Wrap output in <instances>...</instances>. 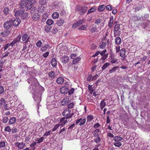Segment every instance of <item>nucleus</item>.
<instances>
[{
	"mask_svg": "<svg viewBox=\"0 0 150 150\" xmlns=\"http://www.w3.org/2000/svg\"><path fill=\"white\" fill-rule=\"evenodd\" d=\"M4 91V88L0 82V94L2 93Z\"/></svg>",
	"mask_w": 150,
	"mask_h": 150,
	"instance_id": "56",
	"label": "nucleus"
},
{
	"mask_svg": "<svg viewBox=\"0 0 150 150\" xmlns=\"http://www.w3.org/2000/svg\"><path fill=\"white\" fill-rule=\"evenodd\" d=\"M42 44V42L40 40L38 41L36 43V46L38 47H40Z\"/></svg>",
	"mask_w": 150,
	"mask_h": 150,
	"instance_id": "46",
	"label": "nucleus"
},
{
	"mask_svg": "<svg viewBox=\"0 0 150 150\" xmlns=\"http://www.w3.org/2000/svg\"><path fill=\"white\" fill-rule=\"evenodd\" d=\"M106 51V49H105L102 51L100 52V54L101 56L104 55L105 54H105Z\"/></svg>",
	"mask_w": 150,
	"mask_h": 150,
	"instance_id": "64",
	"label": "nucleus"
},
{
	"mask_svg": "<svg viewBox=\"0 0 150 150\" xmlns=\"http://www.w3.org/2000/svg\"><path fill=\"white\" fill-rule=\"evenodd\" d=\"M144 8V6L142 4H140L138 6H136L135 7L134 12H136L139 11L140 10H141Z\"/></svg>",
	"mask_w": 150,
	"mask_h": 150,
	"instance_id": "19",
	"label": "nucleus"
},
{
	"mask_svg": "<svg viewBox=\"0 0 150 150\" xmlns=\"http://www.w3.org/2000/svg\"><path fill=\"white\" fill-rule=\"evenodd\" d=\"M59 3L57 1H55L53 3L52 5V7L53 9L55 10H57L59 8Z\"/></svg>",
	"mask_w": 150,
	"mask_h": 150,
	"instance_id": "14",
	"label": "nucleus"
},
{
	"mask_svg": "<svg viewBox=\"0 0 150 150\" xmlns=\"http://www.w3.org/2000/svg\"><path fill=\"white\" fill-rule=\"evenodd\" d=\"M37 1V0H22L20 3V6L23 8H25L27 10H30Z\"/></svg>",
	"mask_w": 150,
	"mask_h": 150,
	"instance_id": "1",
	"label": "nucleus"
},
{
	"mask_svg": "<svg viewBox=\"0 0 150 150\" xmlns=\"http://www.w3.org/2000/svg\"><path fill=\"white\" fill-rule=\"evenodd\" d=\"M106 43L105 42H102L100 45V48L101 49H104L106 45Z\"/></svg>",
	"mask_w": 150,
	"mask_h": 150,
	"instance_id": "44",
	"label": "nucleus"
},
{
	"mask_svg": "<svg viewBox=\"0 0 150 150\" xmlns=\"http://www.w3.org/2000/svg\"><path fill=\"white\" fill-rule=\"evenodd\" d=\"M71 110L69 109H66L64 110L62 112V115L65 117L67 119H69L71 118L74 115V114L73 113H71Z\"/></svg>",
	"mask_w": 150,
	"mask_h": 150,
	"instance_id": "2",
	"label": "nucleus"
},
{
	"mask_svg": "<svg viewBox=\"0 0 150 150\" xmlns=\"http://www.w3.org/2000/svg\"><path fill=\"white\" fill-rule=\"evenodd\" d=\"M44 139V138L42 137L39 138H37L36 141L38 143H40L43 141Z\"/></svg>",
	"mask_w": 150,
	"mask_h": 150,
	"instance_id": "51",
	"label": "nucleus"
},
{
	"mask_svg": "<svg viewBox=\"0 0 150 150\" xmlns=\"http://www.w3.org/2000/svg\"><path fill=\"white\" fill-rule=\"evenodd\" d=\"M105 6L103 5L100 6L98 8V10L99 12L102 11L105 9Z\"/></svg>",
	"mask_w": 150,
	"mask_h": 150,
	"instance_id": "36",
	"label": "nucleus"
},
{
	"mask_svg": "<svg viewBox=\"0 0 150 150\" xmlns=\"http://www.w3.org/2000/svg\"><path fill=\"white\" fill-rule=\"evenodd\" d=\"M51 64L53 67H56L57 65V62L55 58H53L51 59Z\"/></svg>",
	"mask_w": 150,
	"mask_h": 150,
	"instance_id": "22",
	"label": "nucleus"
},
{
	"mask_svg": "<svg viewBox=\"0 0 150 150\" xmlns=\"http://www.w3.org/2000/svg\"><path fill=\"white\" fill-rule=\"evenodd\" d=\"M32 18L33 21H37L39 20L40 18V15L38 13H35L32 15Z\"/></svg>",
	"mask_w": 150,
	"mask_h": 150,
	"instance_id": "12",
	"label": "nucleus"
},
{
	"mask_svg": "<svg viewBox=\"0 0 150 150\" xmlns=\"http://www.w3.org/2000/svg\"><path fill=\"white\" fill-rule=\"evenodd\" d=\"M34 99V100L35 102H37V105L38 106V109H39V107L40 106V105H39V103L40 102L41 100V94L39 93L38 94V96H35L34 98H33ZM38 112V110H37Z\"/></svg>",
	"mask_w": 150,
	"mask_h": 150,
	"instance_id": "5",
	"label": "nucleus"
},
{
	"mask_svg": "<svg viewBox=\"0 0 150 150\" xmlns=\"http://www.w3.org/2000/svg\"><path fill=\"white\" fill-rule=\"evenodd\" d=\"M68 89L65 86L62 87L60 89V92L61 93L64 94L67 93Z\"/></svg>",
	"mask_w": 150,
	"mask_h": 150,
	"instance_id": "18",
	"label": "nucleus"
},
{
	"mask_svg": "<svg viewBox=\"0 0 150 150\" xmlns=\"http://www.w3.org/2000/svg\"><path fill=\"white\" fill-rule=\"evenodd\" d=\"M88 26L87 25H83L78 28L79 30H86Z\"/></svg>",
	"mask_w": 150,
	"mask_h": 150,
	"instance_id": "37",
	"label": "nucleus"
},
{
	"mask_svg": "<svg viewBox=\"0 0 150 150\" xmlns=\"http://www.w3.org/2000/svg\"><path fill=\"white\" fill-rule=\"evenodd\" d=\"M8 118L7 116L3 117V122L4 123H6L8 120Z\"/></svg>",
	"mask_w": 150,
	"mask_h": 150,
	"instance_id": "45",
	"label": "nucleus"
},
{
	"mask_svg": "<svg viewBox=\"0 0 150 150\" xmlns=\"http://www.w3.org/2000/svg\"><path fill=\"white\" fill-rule=\"evenodd\" d=\"M30 36L27 33L23 34L22 37V40L23 41H25V42L27 43L30 41Z\"/></svg>",
	"mask_w": 150,
	"mask_h": 150,
	"instance_id": "8",
	"label": "nucleus"
},
{
	"mask_svg": "<svg viewBox=\"0 0 150 150\" xmlns=\"http://www.w3.org/2000/svg\"><path fill=\"white\" fill-rule=\"evenodd\" d=\"M74 104L73 103H71L67 105V107L68 109L74 107Z\"/></svg>",
	"mask_w": 150,
	"mask_h": 150,
	"instance_id": "57",
	"label": "nucleus"
},
{
	"mask_svg": "<svg viewBox=\"0 0 150 150\" xmlns=\"http://www.w3.org/2000/svg\"><path fill=\"white\" fill-rule=\"evenodd\" d=\"M121 42V40L120 37H117L115 39V42L116 44L119 45Z\"/></svg>",
	"mask_w": 150,
	"mask_h": 150,
	"instance_id": "30",
	"label": "nucleus"
},
{
	"mask_svg": "<svg viewBox=\"0 0 150 150\" xmlns=\"http://www.w3.org/2000/svg\"><path fill=\"white\" fill-rule=\"evenodd\" d=\"M114 145L115 146L119 147L122 145V143L120 142H116L114 143Z\"/></svg>",
	"mask_w": 150,
	"mask_h": 150,
	"instance_id": "53",
	"label": "nucleus"
},
{
	"mask_svg": "<svg viewBox=\"0 0 150 150\" xmlns=\"http://www.w3.org/2000/svg\"><path fill=\"white\" fill-rule=\"evenodd\" d=\"M10 45V43H7L3 47V48L4 49V51L7 50L8 48H9Z\"/></svg>",
	"mask_w": 150,
	"mask_h": 150,
	"instance_id": "54",
	"label": "nucleus"
},
{
	"mask_svg": "<svg viewBox=\"0 0 150 150\" xmlns=\"http://www.w3.org/2000/svg\"><path fill=\"white\" fill-rule=\"evenodd\" d=\"M120 47L119 46H117L115 47L116 52V53H118L120 51Z\"/></svg>",
	"mask_w": 150,
	"mask_h": 150,
	"instance_id": "61",
	"label": "nucleus"
},
{
	"mask_svg": "<svg viewBox=\"0 0 150 150\" xmlns=\"http://www.w3.org/2000/svg\"><path fill=\"white\" fill-rule=\"evenodd\" d=\"M80 59L81 58L79 57L74 59L73 60V64H76L80 60Z\"/></svg>",
	"mask_w": 150,
	"mask_h": 150,
	"instance_id": "43",
	"label": "nucleus"
},
{
	"mask_svg": "<svg viewBox=\"0 0 150 150\" xmlns=\"http://www.w3.org/2000/svg\"><path fill=\"white\" fill-rule=\"evenodd\" d=\"M25 8H22L20 6L19 9H18L17 10H15L14 11L15 16L16 17H21L23 13L25 11V9H24Z\"/></svg>",
	"mask_w": 150,
	"mask_h": 150,
	"instance_id": "3",
	"label": "nucleus"
},
{
	"mask_svg": "<svg viewBox=\"0 0 150 150\" xmlns=\"http://www.w3.org/2000/svg\"><path fill=\"white\" fill-rule=\"evenodd\" d=\"M123 138L118 136H115L113 138V140L115 142H119L121 141Z\"/></svg>",
	"mask_w": 150,
	"mask_h": 150,
	"instance_id": "31",
	"label": "nucleus"
},
{
	"mask_svg": "<svg viewBox=\"0 0 150 150\" xmlns=\"http://www.w3.org/2000/svg\"><path fill=\"white\" fill-rule=\"evenodd\" d=\"M64 23V19H60L57 21V24L59 26L62 25Z\"/></svg>",
	"mask_w": 150,
	"mask_h": 150,
	"instance_id": "20",
	"label": "nucleus"
},
{
	"mask_svg": "<svg viewBox=\"0 0 150 150\" xmlns=\"http://www.w3.org/2000/svg\"><path fill=\"white\" fill-rule=\"evenodd\" d=\"M60 59L62 63L66 64L69 62V58L68 56L64 55L60 58Z\"/></svg>",
	"mask_w": 150,
	"mask_h": 150,
	"instance_id": "6",
	"label": "nucleus"
},
{
	"mask_svg": "<svg viewBox=\"0 0 150 150\" xmlns=\"http://www.w3.org/2000/svg\"><path fill=\"white\" fill-rule=\"evenodd\" d=\"M86 121V118H78L76 121V125L81 126L85 123Z\"/></svg>",
	"mask_w": 150,
	"mask_h": 150,
	"instance_id": "4",
	"label": "nucleus"
},
{
	"mask_svg": "<svg viewBox=\"0 0 150 150\" xmlns=\"http://www.w3.org/2000/svg\"><path fill=\"white\" fill-rule=\"evenodd\" d=\"M99 76V74H96L93 76L92 77V80H95Z\"/></svg>",
	"mask_w": 150,
	"mask_h": 150,
	"instance_id": "59",
	"label": "nucleus"
},
{
	"mask_svg": "<svg viewBox=\"0 0 150 150\" xmlns=\"http://www.w3.org/2000/svg\"><path fill=\"white\" fill-rule=\"evenodd\" d=\"M28 13H26L23 12L21 16V17L23 19H26L28 17Z\"/></svg>",
	"mask_w": 150,
	"mask_h": 150,
	"instance_id": "28",
	"label": "nucleus"
},
{
	"mask_svg": "<svg viewBox=\"0 0 150 150\" xmlns=\"http://www.w3.org/2000/svg\"><path fill=\"white\" fill-rule=\"evenodd\" d=\"M52 16L53 19H57L59 17V14L57 12H54L52 14Z\"/></svg>",
	"mask_w": 150,
	"mask_h": 150,
	"instance_id": "26",
	"label": "nucleus"
},
{
	"mask_svg": "<svg viewBox=\"0 0 150 150\" xmlns=\"http://www.w3.org/2000/svg\"><path fill=\"white\" fill-rule=\"evenodd\" d=\"M10 33V32L9 30L4 31L1 32L0 33V34L2 35L4 37H6L9 35Z\"/></svg>",
	"mask_w": 150,
	"mask_h": 150,
	"instance_id": "16",
	"label": "nucleus"
},
{
	"mask_svg": "<svg viewBox=\"0 0 150 150\" xmlns=\"http://www.w3.org/2000/svg\"><path fill=\"white\" fill-rule=\"evenodd\" d=\"M58 31V29L56 28H53L52 31V32L53 33L55 34Z\"/></svg>",
	"mask_w": 150,
	"mask_h": 150,
	"instance_id": "60",
	"label": "nucleus"
},
{
	"mask_svg": "<svg viewBox=\"0 0 150 150\" xmlns=\"http://www.w3.org/2000/svg\"><path fill=\"white\" fill-rule=\"evenodd\" d=\"M15 146H17L19 149H22L24 148L25 144L23 143H21L17 142L15 144Z\"/></svg>",
	"mask_w": 150,
	"mask_h": 150,
	"instance_id": "17",
	"label": "nucleus"
},
{
	"mask_svg": "<svg viewBox=\"0 0 150 150\" xmlns=\"http://www.w3.org/2000/svg\"><path fill=\"white\" fill-rule=\"evenodd\" d=\"M56 81L58 84H62L64 82V79L62 77H59L57 78Z\"/></svg>",
	"mask_w": 150,
	"mask_h": 150,
	"instance_id": "23",
	"label": "nucleus"
},
{
	"mask_svg": "<svg viewBox=\"0 0 150 150\" xmlns=\"http://www.w3.org/2000/svg\"><path fill=\"white\" fill-rule=\"evenodd\" d=\"M86 19H82L78 21L76 23L79 26L81 25L84 23L86 21Z\"/></svg>",
	"mask_w": 150,
	"mask_h": 150,
	"instance_id": "33",
	"label": "nucleus"
},
{
	"mask_svg": "<svg viewBox=\"0 0 150 150\" xmlns=\"http://www.w3.org/2000/svg\"><path fill=\"white\" fill-rule=\"evenodd\" d=\"M118 68L119 67L117 66L114 67L109 70V72L110 73H112L115 72L118 69Z\"/></svg>",
	"mask_w": 150,
	"mask_h": 150,
	"instance_id": "40",
	"label": "nucleus"
},
{
	"mask_svg": "<svg viewBox=\"0 0 150 150\" xmlns=\"http://www.w3.org/2000/svg\"><path fill=\"white\" fill-rule=\"evenodd\" d=\"M96 9L95 7H92L91 8L88 10L87 14H88L94 12L95 11Z\"/></svg>",
	"mask_w": 150,
	"mask_h": 150,
	"instance_id": "47",
	"label": "nucleus"
},
{
	"mask_svg": "<svg viewBox=\"0 0 150 150\" xmlns=\"http://www.w3.org/2000/svg\"><path fill=\"white\" fill-rule=\"evenodd\" d=\"M67 119L65 117H63L61 118L60 120L59 123L60 126L62 127L64 126L67 122Z\"/></svg>",
	"mask_w": 150,
	"mask_h": 150,
	"instance_id": "9",
	"label": "nucleus"
},
{
	"mask_svg": "<svg viewBox=\"0 0 150 150\" xmlns=\"http://www.w3.org/2000/svg\"><path fill=\"white\" fill-rule=\"evenodd\" d=\"M49 76L51 78H54L55 76V72L53 71L50 72L48 74Z\"/></svg>",
	"mask_w": 150,
	"mask_h": 150,
	"instance_id": "34",
	"label": "nucleus"
},
{
	"mask_svg": "<svg viewBox=\"0 0 150 150\" xmlns=\"http://www.w3.org/2000/svg\"><path fill=\"white\" fill-rule=\"evenodd\" d=\"M125 51L124 49H122L120 52V55L121 57L124 58L125 57Z\"/></svg>",
	"mask_w": 150,
	"mask_h": 150,
	"instance_id": "25",
	"label": "nucleus"
},
{
	"mask_svg": "<svg viewBox=\"0 0 150 150\" xmlns=\"http://www.w3.org/2000/svg\"><path fill=\"white\" fill-rule=\"evenodd\" d=\"M59 126H60L59 125V124H57L56 125H55L52 129V131L54 132L58 128Z\"/></svg>",
	"mask_w": 150,
	"mask_h": 150,
	"instance_id": "55",
	"label": "nucleus"
},
{
	"mask_svg": "<svg viewBox=\"0 0 150 150\" xmlns=\"http://www.w3.org/2000/svg\"><path fill=\"white\" fill-rule=\"evenodd\" d=\"M66 129V128L65 127L63 128L62 129H61L60 130V132H59V134H65V131Z\"/></svg>",
	"mask_w": 150,
	"mask_h": 150,
	"instance_id": "52",
	"label": "nucleus"
},
{
	"mask_svg": "<svg viewBox=\"0 0 150 150\" xmlns=\"http://www.w3.org/2000/svg\"><path fill=\"white\" fill-rule=\"evenodd\" d=\"M68 98H66L64 99L61 101V103L62 105H65L68 103L69 101Z\"/></svg>",
	"mask_w": 150,
	"mask_h": 150,
	"instance_id": "27",
	"label": "nucleus"
},
{
	"mask_svg": "<svg viewBox=\"0 0 150 150\" xmlns=\"http://www.w3.org/2000/svg\"><path fill=\"white\" fill-rule=\"evenodd\" d=\"M110 64L109 63L106 62L102 66L101 68L103 70H104Z\"/></svg>",
	"mask_w": 150,
	"mask_h": 150,
	"instance_id": "42",
	"label": "nucleus"
},
{
	"mask_svg": "<svg viewBox=\"0 0 150 150\" xmlns=\"http://www.w3.org/2000/svg\"><path fill=\"white\" fill-rule=\"evenodd\" d=\"M94 118V117L93 115H88L87 116V121L90 122Z\"/></svg>",
	"mask_w": 150,
	"mask_h": 150,
	"instance_id": "39",
	"label": "nucleus"
},
{
	"mask_svg": "<svg viewBox=\"0 0 150 150\" xmlns=\"http://www.w3.org/2000/svg\"><path fill=\"white\" fill-rule=\"evenodd\" d=\"M54 23V21L51 19H48L46 22V24L50 26L53 24Z\"/></svg>",
	"mask_w": 150,
	"mask_h": 150,
	"instance_id": "29",
	"label": "nucleus"
},
{
	"mask_svg": "<svg viewBox=\"0 0 150 150\" xmlns=\"http://www.w3.org/2000/svg\"><path fill=\"white\" fill-rule=\"evenodd\" d=\"M120 29V25L119 24H117L115 25L114 26V31L116 32V33H114V36L115 37L116 35H120V32L118 31Z\"/></svg>",
	"mask_w": 150,
	"mask_h": 150,
	"instance_id": "7",
	"label": "nucleus"
},
{
	"mask_svg": "<svg viewBox=\"0 0 150 150\" xmlns=\"http://www.w3.org/2000/svg\"><path fill=\"white\" fill-rule=\"evenodd\" d=\"M10 21H7L4 24V27L6 29H8L12 25V23Z\"/></svg>",
	"mask_w": 150,
	"mask_h": 150,
	"instance_id": "11",
	"label": "nucleus"
},
{
	"mask_svg": "<svg viewBox=\"0 0 150 150\" xmlns=\"http://www.w3.org/2000/svg\"><path fill=\"white\" fill-rule=\"evenodd\" d=\"M11 128L9 126H7V127H6L4 129V130L5 131H7V132H11Z\"/></svg>",
	"mask_w": 150,
	"mask_h": 150,
	"instance_id": "58",
	"label": "nucleus"
},
{
	"mask_svg": "<svg viewBox=\"0 0 150 150\" xmlns=\"http://www.w3.org/2000/svg\"><path fill=\"white\" fill-rule=\"evenodd\" d=\"M44 7H40L38 8V11L39 13L43 12L44 11Z\"/></svg>",
	"mask_w": 150,
	"mask_h": 150,
	"instance_id": "50",
	"label": "nucleus"
},
{
	"mask_svg": "<svg viewBox=\"0 0 150 150\" xmlns=\"http://www.w3.org/2000/svg\"><path fill=\"white\" fill-rule=\"evenodd\" d=\"M75 90L74 88H72L71 90H70L68 92V94L71 95L73 94L74 92V91Z\"/></svg>",
	"mask_w": 150,
	"mask_h": 150,
	"instance_id": "62",
	"label": "nucleus"
},
{
	"mask_svg": "<svg viewBox=\"0 0 150 150\" xmlns=\"http://www.w3.org/2000/svg\"><path fill=\"white\" fill-rule=\"evenodd\" d=\"M21 37V35H19L14 40H15L16 43H18L20 41Z\"/></svg>",
	"mask_w": 150,
	"mask_h": 150,
	"instance_id": "41",
	"label": "nucleus"
},
{
	"mask_svg": "<svg viewBox=\"0 0 150 150\" xmlns=\"http://www.w3.org/2000/svg\"><path fill=\"white\" fill-rule=\"evenodd\" d=\"M87 10V7L86 6L83 7L81 9H79L78 12L80 15H83L84 14Z\"/></svg>",
	"mask_w": 150,
	"mask_h": 150,
	"instance_id": "13",
	"label": "nucleus"
},
{
	"mask_svg": "<svg viewBox=\"0 0 150 150\" xmlns=\"http://www.w3.org/2000/svg\"><path fill=\"white\" fill-rule=\"evenodd\" d=\"M47 2V0H40L39 3L41 6H44L46 4Z\"/></svg>",
	"mask_w": 150,
	"mask_h": 150,
	"instance_id": "35",
	"label": "nucleus"
},
{
	"mask_svg": "<svg viewBox=\"0 0 150 150\" xmlns=\"http://www.w3.org/2000/svg\"><path fill=\"white\" fill-rule=\"evenodd\" d=\"M97 30V27L96 26H94L92 27L90 30V31L92 33H95L96 32Z\"/></svg>",
	"mask_w": 150,
	"mask_h": 150,
	"instance_id": "49",
	"label": "nucleus"
},
{
	"mask_svg": "<svg viewBox=\"0 0 150 150\" xmlns=\"http://www.w3.org/2000/svg\"><path fill=\"white\" fill-rule=\"evenodd\" d=\"M8 11H9L8 8V7H6V8H4L3 10V12L4 13L6 14L8 13Z\"/></svg>",
	"mask_w": 150,
	"mask_h": 150,
	"instance_id": "63",
	"label": "nucleus"
},
{
	"mask_svg": "<svg viewBox=\"0 0 150 150\" xmlns=\"http://www.w3.org/2000/svg\"><path fill=\"white\" fill-rule=\"evenodd\" d=\"M16 120V119L15 117H12L10 118L8 122L9 124L11 125L13 124Z\"/></svg>",
	"mask_w": 150,
	"mask_h": 150,
	"instance_id": "32",
	"label": "nucleus"
},
{
	"mask_svg": "<svg viewBox=\"0 0 150 150\" xmlns=\"http://www.w3.org/2000/svg\"><path fill=\"white\" fill-rule=\"evenodd\" d=\"M110 58V62L112 64L115 63L117 61V59L114 58V56H111Z\"/></svg>",
	"mask_w": 150,
	"mask_h": 150,
	"instance_id": "38",
	"label": "nucleus"
},
{
	"mask_svg": "<svg viewBox=\"0 0 150 150\" xmlns=\"http://www.w3.org/2000/svg\"><path fill=\"white\" fill-rule=\"evenodd\" d=\"M105 101V100H103L100 103V106L101 110H103L106 105V102Z\"/></svg>",
	"mask_w": 150,
	"mask_h": 150,
	"instance_id": "24",
	"label": "nucleus"
},
{
	"mask_svg": "<svg viewBox=\"0 0 150 150\" xmlns=\"http://www.w3.org/2000/svg\"><path fill=\"white\" fill-rule=\"evenodd\" d=\"M51 48L50 45L49 44H45L42 46L40 49V50L42 52H44L47 50V49H50Z\"/></svg>",
	"mask_w": 150,
	"mask_h": 150,
	"instance_id": "10",
	"label": "nucleus"
},
{
	"mask_svg": "<svg viewBox=\"0 0 150 150\" xmlns=\"http://www.w3.org/2000/svg\"><path fill=\"white\" fill-rule=\"evenodd\" d=\"M21 22L20 20L18 18H16L13 21V23L14 26H18Z\"/></svg>",
	"mask_w": 150,
	"mask_h": 150,
	"instance_id": "15",
	"label": "nucleus"
},
{
	"mask_svg": "<svg viewBox=\"0 0 150 150\" xmlns=\"http://www.w3.org/2000/svg\"><path fill=\"white\" fill-rule=\"evenodd\" d=\"M113 22V17L112 16L110 17L109 21L108 22V26L110 28H111L112 26Z\"/></svg>",
	"mask_w": 150,
	"mask_h": 150,
	"instance_id": "21",
	"label": "nucleus"
},
{
	"mask_svg": "<svg viewBox=\"0 0 150 150\" xmlns=\"http://www.w3.org/2000/svg\"><path fill=\"white\" fill-rule=\"evenodd\" d=\"M51 28V27L46 26L45 27V30L46 33H48L50 31Z\"/></svg>",
	"mask_w": 150,
	"mask_h": 150,
	"instance_id": "48",
	"label": "nucleus"
}]
</instances>
